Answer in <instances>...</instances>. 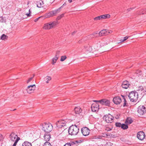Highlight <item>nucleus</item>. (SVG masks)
I'll return each instance as SVG.
<instances>
[{
	"instance_id": "c03bdc74",
	"label": "nucleus",
	"mask_w": 146,
	"mask_h": 146,
	"mask_svg": "<svg viewBox=\"0 0 146 146\" xmlns=\"http://www.w3.org/2000/svg\"><path fill=\"white\" fill-rule=\"evenodd\" d=\"M111 129L110 128L108 127H106V128L105 129V130L106 131H110V130H111Z\"/></svg>"
},
{
	"instance_id": "9d476101",
	"label": "nucleus",
	"mask_w": 146,
	"mask_h": 146,
	"mask_svg": "<svg viewBox=\"0 0 146 146\" xmlns=\"http://www.w3.org/2000/svg\"><path fill=\"white\" fill-rule=\"evenodd\" d=\"M35 84L30 85L27 87L26 90L28 93L30 94L34 92L35 89Z\"/></svg>"
},
{
	"instance_id": "052dcab7",
	"label": "nucleus",
	"mask_w": 146,
	"mask_h": 146,
	"mask_svg": "<svg viewBox=\"0 0 146 146\" xmlns=\"http://www.w3.org/2000/svg\"><path fill=\"white\" fill-rule=\"evenodd\" d=\"M69 1L70 3V2H72V0H69Z\"/></svg>"
},
{
	"instance_id": "a18cd8bd",
	"label": "nucleus",
	"mask_w": 146,
	"mask_h": 146,
	"mask_svg": "<svg viewBox=\"0 0 146 146\" xmlns=\"http://www.w3.org/2000/svg\"><path fill=\"white\" fill-rule=\"evenodd\" d=\"M143 88H144L143 87L141 86H139V90H141V91H143Z\"/></svg>"
},
{
	"instance_id": "6ab92c4d",
	"label": "nucleus",
	"mask_w": 146,
	"mask_h": 146,
	"mask_svg": "<svg viewBox=\"0 0 146 146\" xmlns=\"http://www.w3.org/2000/svg\"><path fill=\"white\" fill-rule=\"evenodd\" d=\"M44 3L42 0H40L37 2V7L39 8L44 7Z\"/></svg>"
},
{
	"instance_id": "473e14b6",
	"label": "nucleus",
	"mask_w": 146,
	"mask_h": 146,
	"mask_svg": "<svg viewBox=\"0 0 146 146\" xmlns=\"http://www.w3.org/2000/svg\"><path fill=\"white\" fill-rule=\"evenodd\" d=\"M75 144V143L74 142H72L71 143H66L64 146H71V145Z\"/></svg>"
},
{
	"instance_id": "2f4dec72",
	"label": "nucleus",
	"mask_w": 146,
	"mask_h": 146,
	"mask_svg": "<svg viewBox=\"0 0 146 146\" xmlns=\"http://www.w3.org/2000/svg\"><path fill=\"white\" fill-rule=\"evenodd\" d=\"M122 96L123 98L124 99V102L123 104V107L126 106H127V101H126L125 99V97L122 95Z\"/></svg>"
},
{
	"instance_id": "9b49d317",
	"label": "nucleus",
	"mask_w": 146,
	"mask_h": 146,
	"mask_svg": "<svg viewBox=\"0 0 146 146\" xmlns=\"http://www.w3.org/2000/svg\"><path fill=\"white\" fill-rule=\"evenodd\" d=\"M81 131L83 135L85 136L88 135L90 133V131L89 129L86 127L82 128Z\"/></svg>"
},
{
	"instance_id": "49530a36",
	"label": "nucleus",
	"mask_w": 146,
	"mask_h": 146,
	"mask_svg": "<svg viewBox=\"0 0 146 146\" xmlns=\"http://www.w3.org/2000/svg\"><path fill=\"white\" fill-rule=\"evenodd\" d=\"M3 139V135L0 134V141L2 140Z\"/></svg>"
},
{
	"instance_id": "4be33fe9",
	"label": "nucleus",
	"mask_w": 146,
	"mask_h": 146,
	"mask_svg": "<svg viewBox=\"0 0 146 146\" xmlns=\"http://www.w3.org/2000/svg\"><path fill=\"white\" fill-rule=\"evenodd\" d=\"M64 5V4H63V5L60 8H59L58 9H56L55 10L52 11L53 12V14L54 15H56L60 12V9L63 7V6Z\"/></svg>"
},
{
	"instance_id": "6e6552de",
	"label": "nucleus",
	"mask_w": 146,
	"mask_h": 146,
	"mask_svg": "<svg viewBox=\"0 0 146 146\" xmlns=\"http://www.w3.org/2000/svg\"><path fill=\"white\" fill-rule=\"evenodd\" d=\"M138 113L140 115H143L146 112V108L143 106H140L138 108Z\"/></svg>"
},
{
	"instance_id": "1a4fd4ad",
	"label": "nucleus",
	"mask_w": 146,
	"mask_h": 146,
	"mask_svg": "<svg viewBox=\"0 0 146 146\" xmlns=\"http://www.w3.org/2000/svg\"><path fill=\"white\" fill-rule=\"evenodd\" d=\"M94 102H99L100 104L102 105L109 106L110 105V101L106 99H104L99 100H94Z\"/></svg>"
},
{
	"instance_id": "a211bd4d",
	"label": "nucleus",
	"mask_w": 146,
	"mask_h": 146,
	"mask_svg": "<svg viewBox=\"0 0 146 146\" xmlns=\"http://www.w3.org/2000/svg\"><path fill=\"white\" fill-rule=\"evenodd\" d=\"M10 137L12 141H15L17 138L18 137H17V135L13 133H12L10 135Z\"/></svg>"
},
{
	"instance_id": "3c124183",
	"label": "nucleus",
	"mask_w": 146,
	"mask_h": 146,
	"mask_svg": "<svg viewBox=\"0 0 146 146\" xmlns=\"http://www.w3.org/2000/svg\"><path fill=\"white\" fill-rule=\"evenodd\" d=\"M25 15L27 16V17H29L31 16V14L30 13H26Z\"/></svg>"
},
{
	"instance_id": "ddd939ff",
	"label": "nucleus",
	"mask_w": 146,
	"mask_h": 146,
	"mask_svg": "<svg viewBox=\"0 0 146 146\" xmlns=\"http://www.w3.org/2000/svg\"><path fill=\"white\" fill-rule=\"evenodd\" d=\"M60 54V51H56L55 57L52 59V64H54L56 63V61L59 56Z\"/></svg>"
},
{
	"instance_id": "680f3d73",
	"label": "nucleus",
	"mask_w": 146,
	"mask_h": 146,
	"mask_svg": "<svg viewBox=\"0 0 146 146\" xmlns=\"http://www.w3.org/2000/svg\"><path fill=\"white\" fill-rule=\"evenodd\" d=\"M16 110V109H15L14 110Z\"/></svg>"
},
{
	"instance_id": "58836bf2",
	"label": "nucleus",
	"mask_w": 146,
	"mask_h": 146,
	"mask_svg": "<svg viewBox=\"0 0 146 146\" xmlns=\"http://www.w3.org/2000/svg\"><path fill=\"white\" fill-rule=\"evenodd\" d=\"M64 14H62L61 15H60L58 16L56 18V20H59L60 19H61L64 16Z\"/></svg>"
},
{
	"instance_id": "ea45409f",
	"label": "nucleus",
	"mask_w": 146,
	"mask_h": 146,
	"mask_svg": "<svg viewBox=\"0 0 146 146\" xmlns=\"http://www.w3.org/2000/svg\"><path fill=\"white\" fill-rule=\"evenodd\" d=\"M100 16H99L94 18V20L97 21L101 19H100Z\"/></svg>"
},
{
	"instance_id": "f257e3e1",
	"label": "nucleus",
	"mask_w": 146,
	"mask_h": 146,
	"mask_svg": "<svg viewBox=\"0 0 146 146\" xmlns=\"http://www.w3.org/2000/svg\"><path fill=\"white\" fill-rule=\"evenodd\" d=\"M66 122L64 120H60L56 123V128L58 134H61L65 130L64 127L66 126Z\"/></svg>"
},
{
	"instance_id": "7ed1b4c3",
	"label": "nucleus",
	"mask_w": 146,
	"mask_h": 146,
	"mask_svg": "<svg viewBox=\"0 0 146 146\" xmlns=\"http://www.w3.org/2000/svg\"><path fill=\"white\" fill-rule=\"evenodd\" d=\"M52 129V126L50 123H44L42 125V130L46 133H49Z\"/></svg>"
},
{
	"instance_id": "4c0bfd02",
	"label": "nucleus",
	"mask_w": 146,
	"mask_h": 146,
	"mask_svg": "<svg viewBox=\"0 0 146 146\" xmlns=\"http://www.w3.org/2000/svg\"><path fill=\"white\" fill-rule=\"evenodd\" d=\"M122 124L119 122H116L115 123V125L116 127H121Z\"/></svg>"
},
{
	"instance_id": "393cba45",
	"label": "nucleus",
	"mask_w": 146,
	"mask_h": 146,
	"mask_svg": "<svg viewBox=\"0 0 146 146\" xmlns=\"http://www.w3.org/2000/svg\"><path fill=\"white\" fill-rule=\"evenodd\" d=\"M44 138L45 141H49L50 138V135L48 134H45L44 136Z\"/></svg>"
},
{
	"instance_id": "c9c22d12",
	"label": "nucleus",
	"mask_w": 146,
	"mask_h": 146,
	"mask_svg": "<svg viewBox=\"0 0 146 146\" xmlns=\"http://www.w3.org/2000/svg\"><path fill=\"white\" fill-rule=\"evenodd\" d=\"M46 80H47L46 81V83H48V81L51 79V78L50 76H47L45 78Z\"/></svg>"
},
{
	"instance_id": "39448f33",
	"label": "nucleus",
	"mask_w": 146,
	"mask_h": 146,
	"mask_svg": "<svg viewBox=\"0 0 146 146\" xmlns=\"http://www.w3.org/2000/svg\"><path fill=\"white\" fill-rule=\"evenodd\" d=\"M107 41V40L106 39L105 41H102V42L99 41L97 42L94 46L95 50H98L101 46H104L106 44H107V42H106Z\"/></svg>"
},
{
	"instance_id": "5fc2aeb1",
	"label": "nucleus",
	"mask_w": 146,
	"mask_h": 146,
	"mask_svg": "<svg viewBox=\"0 0 146 146\" xmlns=\"http://www.w3.org/2000/svg\"><path fill=\"white\" fill-rule=\"evenodd\" d=\"M88 37H89L90 38H94V36H91V35H89L88 36Z\"/></svg>"
},
{
	"instance_id": "20e7f679",
	"label": "nucleus",
	"mask_w": 146,
	"mask_h": 146,
	"mask_svg": "<svg viewBox=\"0 0 146 146\" xmlns=\"http://www.w3.org/2000/svg\"><path fill=\"white\" fill-rule=\"evenodd\" d=\"M128 97L131 101L136 102L138 97V93L135 91L131 92L129 93Z\"/></svg>"
},
{
	"instance_id": "f03ea898",
	"label": "nucleus",
	"mask_w": 146,
	"mask_h": 146,
	"mask_svg": "<svg viewBox=\"0 0 146 146\" xmlns=\"http://www.w3.org/2000/svg\"><path fill=\"white\" fill-rule=\"evenodd\" d=\"M79 129L76 125H72L70 126L68 130L69 134L71 135H75L78 134Z\"/></svg>"
},
{
	"instance_id": "a878e982",
	"label": "nucleus",
	"mask_w": 146,
	"mask_h": 146,
	"mask_svg": "<svg viewBox=\"0 0 146 146\" xmlns=\"http://www.w3.org/2000/svg\"><path fill=\"white\" fill-rule=\"evenodd\" d=\"M22 146H32V145L31 143L27 141L22 144Z\"/></svg>"
},
{
	"instance_id": "c756f323",
	"label": "nucleus",
	"mask_w": 146,
	"mask_h": 146,
	"mask_svg": "<svg viewBox=\"0 0 146 146\" xmlns=\"http://www.w3.org/2000/svg\"><path fill=\"white\" fill-rule=\"evenodd\" d=\"M128 38V37L127 36H125L123 38H122L120 40V42L118 43H120L121 42H123L125 41V40H127Z\"/></svg>"
},
{
	"instance_id": "4d7b16f0",
	"label": "nucleus",
	"mask_w": 146,
	"mask_h": 146,
	"mask_svg": "<svg viewBox=\"0 0 146 146\" xmlns=\"http://www.w3.org/2000/svg\"><path fill=\"white\" fill-rule=\"evenodd\" d=\"M103 134V135H102V136H100V137H99V138H100V139H101V137H104L105 136V135H104V134Z\"/></svg>"
},
{
	"instance_id": "603ef678",
	"label": "nucleus",
	"mask_w": 146,
	"mask_h": 146,
	"mask_svg": "<svg viewBox=\"0 0 146 146\" xmlns=\"http://www.w3.org/2000/svg\"><path fill=\"white\" fill-rule=\"evenodd\" d=\"M143 92H145L146 93V88H145V87L144 88Z\"/></svg>"
},
{
	"instance_id": "4468645a",
	"label": "nucleus",
	"mask_w": 146,
	"mask_h": 146,
	"mask_svg": "<svg viewBox=\"0 0 146 146\" xmlns=\"http://www.w3.org/2000/svg\"><path fill=\"white\" fill-rule=\"evenodd\" d=\"M113 101L115 104H119L121 102V100L119 97L116 96L113 98Z\"/></svg>"
},
{
	"instance_id": "79ce46f5",
	"label": "nucleus",
	"mask_w": 146,
	"mask_h": 146,
	"mask_svg": "<svg viewBox=\"0 0 146 146\" xmlns=\"http://www.w3.org/2000/svg\"><path fill=\"white\" fill-rule=\"evenodd\" d=\"M146 13V9H143L141 11L140 14H143L145 13Z\"/></svg>"
},
{
	"instance_id": "f3484780",
	"label": "nucleus",
	"mask_w": 146,
	"mask_h": 146,
	"mask_svg": "<svg viewBox=\"0 0 146 146\" xmlns=\"http://www.w3.org/2000/svg\"><path fill=\"white\" fill-rule=\"evenodd\" d=\"M74 111L76 115L79 114L81 113L82 110L79 107H76L74 108Z\"/></svg>"
},
{
	"instance_id": "864d4df0",
	"label": "nucleus",
	"mask_w": 146,
	"mask_h": 146,
	"mask_svg": "<svg viewBox=\"0 0 146 146\" xmlns=\"http://www.w3.org/2000/svg\"><path fill=\"white\" fill-rule=\"evenodd\" d=\"M39 17L36 19H35V22H36L37 21H38V19L40 17Z\"/></svg>"
},
{
	"instance_id": "2eb2a0df",
	"label": "nucleus",
	"mask_w": 146,
	"mask_h": 146,
	"mask_svg": "<svg viewBox=\"0 0 146 146\" xmlns=\"http://www.w3.org/2000/svg\"><path fill=\"white\" fill-rule=\"evenodd\" d=\"M130 86V84H129L128 82L127 81H123L121 85L122 87L124 89H127Z\"/></svg>"
},
{
	"instance_id": "cd10ccee",
	"label": "nucleus",
	"mask_w": 146,
	"mask_h": 146,
	"mask_svg": "<svg viewBox=\"0 0 146 146\" xmlns=\"http://www.w3.org/2000/svg\"><path fill=\"white\" fill-rule=\"evenodd\" d=\"M132 122L133 120L131 118H127L125 121V122L128 124H130Z\"/></svg>"
},
{
	"instance_id": "bf43d9fd",
	"label": "nucleus",
	"mask_w": 146,
	"mask_h": 146,
	"mask_svg": "<svg viewBox=\"0 0 146 146\" xmlns=\"http://www.w3.org/2000/svg\"><path fill=\"white\" fill-rule=\"evenodd\" d=\"M29 13H30V14L31 13V11L30 9L29 10Z\"/></svg>"
},
{
	"instance_id": "b1692460",
	"label": "nucleus",
	"mask_w": 146,
	"mask_h": 146,
	"mask_svg": "<svg viewBox=\"0 0 146 146\" xmlns=\"http://www.w3.org/2000/svg\"><path fill=\"white\" fill-rule=\"evenodd\" d=\"M100 16V19H101L109 18H110V15L109 14L104 15H101Z\"/></svg>"
},
{
	"instance_id": "a19ab883",
	"label": "nucleus",
	"mask_w": 146,
	"mask_h": 146,
	"mask_svg": "<svg viewBox=\"0 0 146 146\" xmlns=\"http://www.w3.org/2000/svg\"><path fill=\"white\" fill-rule=\"evenodd\" d=\"M35 76V75L34 74L33 75V77H31L30 78H29L28 80L27 81V83H29V82H30L31 80H32L33 77Z\"/></svg>"
},
{
	"instance_id": "09e8293b",
	"label": "nucleus",
	"mask_w": 146,
	"mask_h": 146,
	"mask_svg": "<svg viewBox=\"0 0 146 146\" xmlns=\"http://www.w3.org/2000/svg\"><path fill=\"white\" fill-rule=\"evenodd\" d=\"M107 31V33L108 34L109 33H112V31L111 30H106Z\"/></svg>"
},
{
	"instance_id": "f704fd0d",
	"label": "nucleus",
	"mask_w": 146,
	"mask_h": 146,
	"mask_svg": "<svg viewBox=\"0 0 146 146\" xmlns=\"http://www.w3.org/2000/svg\"><path fill=\"white\" fill-rule=\"evenodd\" d=\"M43 146H52L51 144L48 142H45L43 144Z\"/></svg>"
},
{
	"instance_id": "37998d69",
	"label": "nucleus",
	"mask_w": 146,
	"mask_h": 146,
	"mask_svg": "<svg viewBox=\"0 0 146 146\" xmlns=\"http://www.w3.org/2000/svg\"><path fill=\"white\" fill-rule=\"evenodd\" d=\"M97 34L98 33H95L93 34H91V36H93L94 37H96L97 36Z\"/></svg>"
},
{
	"instance_id": "c85d7f7f",
	"label": "nucleus",
	"mask_w": 146,
	"mask_h": 146,
	"mask_svg": "<svg viewBox=\"0 0 146 146\" xmlns=\"http://www.w3.org/2000/svg\"><path fill=\"white\" fill-rule=\"evenodd\" d=\"M121 128L123 129H127L128 128V126L127 125L123 123L122 124Z\"/></svg>"
},
{
	"instance_id": "5701e85b",
	"label": "nucleus",
	"mask_w": 146,
	"mask_h": 146,
	"mask_svg": "<svg viewBox=\"0 0 146 146\" xmlns=\"http://www.w3.org/2000/svg\"><path fill=\"white\" fill-rule=\"evenodd\" d=\"M85 50H86V54H87L88 52H90L92 51V47L90 46H88L85 48Z\"/></svg>"
},
{
	"instance_id": "72a5a7b5",
	"label": "nucleus",
	"mask_w": 146,
	"mask_h": 146,
	"mask_svg": "<svg viewBox=\"0 0 146 146\" xmlns=\"http://www.w3.org/2000/svg\"><path fill=\"white\" fill-rule=\"evenodd\" d=\"M19 139L20 138L19 137L17 138L15 140V141L13 145V146H16L17 143L19 141Z\"/></svg>"
},
{
	"instance_id": "de8ad7c7",
	"label": "nucleus",
	"mask_w": 146,
	"mask_h": 146,
	"mask_svg": "<svg viewBox=\"0 0 146 146\" xmlns=\"http://www.w3.org/2000/svg\"><path fill=\"white\" fill-rule=\"evenodd\" d=\"M82 141H83V140H78V141H76V142L77 143H81L82 142Z\"/></svg>"
},
{
	"instance_id": "13d9d810",
	"label": "nucleus",
	"mask_w": 146,
	"mask_h": 146,
	"mask_svg": "<svg viewBox=\"0 0 146 146\" xmlns=\"http://www.w3.org/2000/svg\"><path fill=\"white\" fill-rule=\"evenodd\" d=\"M132 9L131 8H130L129 9H127V10H128V11H130Z\"/></svg>"
},
{
	"instance_id": "dca6fc26",
	"label": "nucleus",
	"mask_w": 146,
	"mask_h": 146,
	"mask_svg": "<svg viewBox=\"0 0 146 146\" xmlns=\"http://www.w3.org/2000/svg\"><path fill=\"white\" fill-rule=\"evenodd\" d=\"M99 105L96 104H93L91 107L92 110L93 112L98 111L99 109Z\"/></svg>"
},
{
	"instance_id": "7c9ffc66",
	"label": "nucleus",
	"mask_w": 146,
	"mask_h": 146,
	"mask_svg": "<svg viewBox=\"0 0 146 146\" xmlns=\"http://www.w3.org/2000/svg\"><path fill=\"white\" fill-rule=\"evenodd\" d=\"M45 18H48L51 17L50 13L49 12L48 13H46L44 15Z\"/></svg>"
},
{
	"instance_id": "aec40b11",
	"label": "nucleus",
	"mask_w": 146,
	"mask_h": 146,
	"mask_svg": "<svg viewBox=\"0 0 146 146\" xmlns=\"http://www.w3.org/2000/svg\"><path fill=\"white\" fill-rule=\"evenodd\" d=\"M135 76L137 78H141L142 77L141 72L139 70L137 71L135 74Z\"/></svg>"
},
{
	"instance_id": "412c9836",
	"label": "nucleus",
	"mask_w": 146,
	"mask_h": 146,
	"mask_svg": "<svg viewBox=\"0 0 146 146\" xmlns=\"http://www.w3.org/2000/svg\"><path fill=\"white\" fill-rule=\"evenodd\" d=\"M108 35L107 31L106 29H103L99 33V35L100 36H102L104 35Z\"/></svg>"
},
{
	"instance_id": "0eeeda50",
	"label": "nucleus",
	"mask_w": 146,
	"mask_h": 146,
	"mask_svg": "<svg viewBox=\"0 0 146 146\" xmlns=\"http://www.w3.org/2000/svg\"><path fill=\"white\" fill-rule=\"evenodd\" d=\"M114 117L110 114L105 115L103 117V119L108 123H111L113 121Z\"/></svg>"
},
{
	"instance_id": "423d86ee",
	"label": "nucleus",
	"mask_w": 146,
	"mask_h": 146,
	"mask_svg": "<svg viewBox=\"0 0 146 146\" xmlns=\"http://www.w3.org/2000/svg\"><path fill=\"white\" fill-rule=\"evenodd\" d=\"M57 23L56 22L53 21L45 24H44L43 28L44 29L46 30L51 29L56 26L57 25Z\"/></svg>"
},
{
	"instance_id": "6e6d98bb",
	"label": "nucleus",
	"mask_w": 146,
	"mask_h": 146,
	"mask_svg": "<svg viewBox=\"0 0 146 146\" xmlns=\"http://www.w3.org/2000/svg\"><path fill=\"white\" fill-rule=\"evenodd\" d=\"M76 31H74V32H73V33H72V35H74V34L75 33H76Z\"/></svg>"
},
{
	"instance_id": "8fccbe9b",
	"label": "nucleus",
	"mask_w": 146,
	"mask_h": 146,
	"mask_svg": "<svg viewBox=\"0 0 146 146\" xmlns=\"http://www.w3.org/2000/svg\"><path fill=\"white\" fill-rule=\"evenodd\" d=\"M50 14H51V17L53 16H54V15L53 14V12H52V11L50 12Z\"/></svg>"
},
{
	"instance_id": "f8f14e48",
	"label": "nucleus",
	"mask_w": 146,
	"mask_h": 146,
	"mask_svg": "<svg viewBox=\"0 0 146 146\" xmlns=\"http://www.w3.org/2000/svg\"><path fill=\"white\" fill-rule=\"evenodd\" d=\"M137 137L139 139L142 140L145 138V135L143 132L140 131L137 133Z\"/></svg>"
},
{
	"instance_id": "bb28decb",
	"label": "nucleus",
	"mask_w": 146,
	"mask_h": 146,
	"mask_svg": "<svg viewBox=\"0 0 146 146\" xmlns=\"http://www.w3.org/2000/svg\"><path fill=\"white\" fill-rule=\"evenodd\" d=\"M8 36L4 34H3L1 37V39L2 40H5L7 39Z\"/></svg>"
},
{
	"instance_id": "e433bc0d",
	"label": "nucleus",
	"mask_w": 146,
	"mask_h": 146,
	"mask_svg": "<svg viewBox=\"0 0 146 146\" xmlns=\"http://www.w3.org/2000/svg\"><path fill=\"white\" fill-rule=\"evenodd\" d=\"M66 56H62L61 57V58L60 60V61H64L66 58Z\"/></svg>"
}]
</instances>
